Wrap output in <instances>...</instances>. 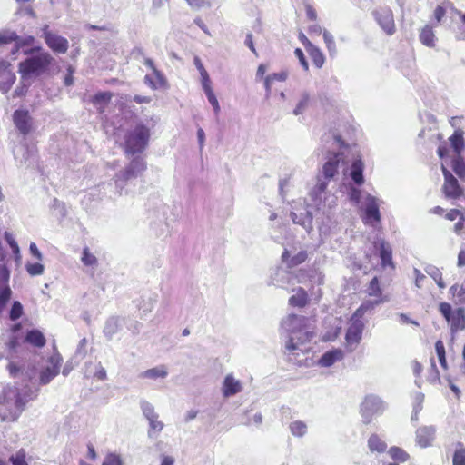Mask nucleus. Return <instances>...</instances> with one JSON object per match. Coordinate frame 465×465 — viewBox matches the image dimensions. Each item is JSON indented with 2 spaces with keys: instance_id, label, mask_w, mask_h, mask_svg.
Listing matches in <instances>:
<instances>
[{
  "instance_id": "0e129e2a",
  "label": "nucleus",
  "mask_w": 465,
  "mask_h": 465,
  "mask_svg": "<svg viewBox=\"0 0 465 465\" xmlns=\"http://www.w3.org/2000/svg\"><path fill=\"white\" fill-rule=\"evenodd\" d=\"M361 191L357 188H351V191H350V193H349V197H350V200L354 202V203H359L360 202V199H361Z\"/></svg>"
},
{
  "instance_id": "393cba45",
  "label": "nucleus",
  "mask_w": 465,
  "mask_h": 465,
  "mask_svg": "<svg viewBox=\"0 0 465 465\" xmlns=\"http://www.w3.org/2000/svg\"><path fill=\"white\" fill-rule=\"evenodd\" d=\"M145 163L142 159H134L126 167L124 177L126 179L134 177L137 173L143 172L145 169Z\"/></svg>"
},
{
  "instance_id": "473e14b6",
  "label": "nucleus",
  "mask_w": 465,
  "mask_h": 465,
  "mask_svg": "<svg viewBox=\"0 0 465 465\" xmlns=\"http://www.w3.org/2000/svg\"><path fill=\"white\" fill-rule=\"evenodd\" d=\"M166 375H167V371L163 366L152 368V369H149L142 373V376L143 378L153 379V380L158 379V378H164V377H166Z\"/></svg>"
},
{
  "instance_id": "5fc2aeb1",
  "label": "nucleus",
  "mask_w": 465,
  "mask_h": 465,
  "mask_svg": "<svg viewBox=\"0 0 465 465\" xmlns=\"http://www.w3.org/2000/svg\"><path fill=\"white\" fill-rule=\"evenodd\" d=\"M372 302H363L355 312V316H362L367 311L373 308Z\"/></svg>"
},
{
  "instance_id": "13d9d810",
  "label": "nucleus",
  "mask_w": 465,
  "mask_h": 465,
  "mask_svg": "<svg viewBox=\"0 0 465 465\" xmlns=\"http://www.w3.org/2000/svg\"><path fill=\"white\" fill-rule=\"evenodd\" d=\"M205 94L208 98L209 103L213 107L215 114H217L219 111V103H218V100L216 99L213 90L205 93Z\"/></svg>"
},
{
  "instance_id": "58836bf2",
  "label": "nucleus",
  "mask_w": 465,
  "mask_h": 465,
  "mask_svg": "<svg viewBox=\"0 0 465 465\" xmlns=\"http://www.w3.org/2000/svg\"><path fill=\"white\" fill-rule=\"evenodd\" d=\"M290 430L293 435L301 437L306 433L307 426L304 422L297 420L291 423Z\"/></svg>"
},
{
  "instance_id": "603ef678",
  "label": "nucleus",
  "mask_w": 465,
  "mask_h": 465,
  "mask_svg": "<svg viewBox=\"0 0 465 465\" xmlns=\"http://www.w3.org/2000/svg\"><path fill=\"white\" fill-rule=\"evenodd\" d=\"M188 5L193 8H201L204 6H210L212 0H185Z\"/></svg>"
},
{
  "instance_id": "423d86ee",
  "label": "nucleus",
  "mask_w": 465,
  "mask_h": 465,
  "mask_svg": "<svg viewBox=\"0 0 465 465\" xmlns=\"http://www.w3.org/2000/svg\"><path fill=\"white\" fill-rule=\"evenodd\" d=\"M440 313L450 324L451 333L465 330V309L459 307L452 309V306L446 302H440L438 306Z\"/></svg>"
},
{
  "instance_id": "c03bdc74",
  "label": "nucleus",
  "mask_w": 465,
  "mask_h": 465,
  "mask_svg": "<svg viewBox=\"0 0 465 465\" xmlns=\"http://www.w3.org/2000/svg\"><path fill=\"white\" fill-rule=\"evenodd\" d=\"M454 12L460 17V19L462 23V25L458 27L456 38L458 40H465V13H463L458 9H455Z\"/></svg>"
},
{
  "instance_id": "0eeeda50",
  "label": "nucleus",
  "mask_w": 465,
  "mask_h": 465,
  "mask_svg": "<svg viewBox=\"0 0 465 465\" xmlns=\"http://www.w3.org/2000/svg\"><path fill=\"white\" fill-rule=\"evenodd\" d=\"M134 53L143 57V64L152 70L153 74L156 78V82L152 81V76L150 74H146L144 76V83L153 90L166 88L167 80L163 74L155 67L153 59L145 57L142 48L134 49Z\"/></svg>"
},
{
  "instance_id": "bf43d9fd",
  "label": "nucleus",
  "mask_w": 465,
  "mask_h": 465,
  "mask_svg": "<svg viewBox=\"0 0 465 465\" xmlns=\"http://www.w3.org/2000/svg\"><path fill=\"white\" fill-rule=\"evenodd\" d=\"M41 53H47L45 51L42 46H34L27 49H23V54L26 56L39 54Z\"/></svg>"
},
{
  "instance_id": "c9c22d12",
  "label": "nucleus",
  "mask_w": 465,
  "mask_h": 465,
  "mask_svg": "<svg viewBox=\"0 0 465 465\" xmlns=\"http://www.w3.org/2000/svg\"><path fill=\"white\" fill-rule=\"evenodd\" d=\"M35 42L34 36H27L25 38H22L17 35V39L15 40V51H11L12 54L15 55L20 49H27L26 46L31 45Z\"/></svg>"
},
{
  "instance_id": "69168bd1",
  "label": "nucleus",
  "mask_w": 465,
  "mask_h": 465,
  "mask_svg": "<svg viewBox=\"0 0 465 465\" xmlns=\"http://www.w3.org/2000/svg\"><path fill=\"white\" fill-rule=\"evenodd\" d=\"M244 44H245L246 46H248L250 48V50L255 55H257V52H256V49L254 47V44H253V41H252V33H248L246 35V38H245Z\"/></svg>"
},
{
  "instance_id": "bb28decb",
  "label": "nucleus",
  "mask_w": 465,
  "mask_h": 465,
  "mask_svg": "<svg viewBox=\"0 0 465 465\" xmlns=\"http://www.w3.org/2000/svg\"><path fill=\"white\" fill-rule=\"evenodd\" d=\"M314 65L317 68H321L325 61L324 55L322 51L314 46L311 42H308V49H307Z\"/></svg>"
},
{
  "instance_id": "39448f33",
  "label": "nucleus",
  "mask_w": 465,
  "mask_h": 465,
  "mask_svg": "<svg viewBox=\"0 0 465 465\" xmlns=\"http://www.w3.org/2000/svg\"><path fill=\"white\" fill-rule=\"evenodd\" d=\"M54 61L49 53L27 56L18 64V71L23 81H28L45 74Z\"/></svg>"
},
{
  "instance_id": "f3484780",
  "label": "nucleus",
  "mask_w": 465,
  "mask_h": 465,
  "mask_svg": "<svg viewBox=\"0 0 465 465\" xmlns=\"http://www.w3.org/2000/svg\"><path fill=\"white\" fill-rule=\"evenodd\" d=\"M366 293L368 296L374 298V301L372 302L373 305L380 304L385 301L382 296V290L381 288L379 279L376 276L369 282L366 288Z\"/></svg>"
},
{
  "instance_id": "49530a36",
  "label": "nucleus",
  "mask_w": 465,
  "mask_h": 465,
  "mask_svg": "<svg viewBox=\"0 0 465 465\" xmlns=\"http://www.w3.org/2000/svg\"><path fill=\"white\" fill-rule=\"evenodd\" d=\"M307 252H304V251H302L300 252H298L296 255H294L289 262V266L290 267H295V266H298L299 264L304 262L307 259Z\"/></svg>"
},
{
  "instance_id": "ddd939ff",
  "label": "nucleus",
  "mask_w": 465,
  "mask_h": 465,
  "mask_svg": "<svg viewBox=\"0 0 465 465\" xmlns=\"http://www.w3.org/2000/svg\"><path fill=\"white\" fill-rule=\"evenodd\" d=\"M50 362L51 366H47L40 373L39 380L42 385L49 383L59 373L61 367V360L58 358L52 357L50 359Z\"/></svg>"
},
{
  "instance_id": "de8ad7c7",
  "label": "nucleus",
  "mask_w": 465,
  "mask_h": 465,
  "mask_svg": "<svg viewBox=\"0 0 465 465\" xmlns=\"http://www.w3.org/2000/svg\"><path fill=\"white\" fill-rule=\"evenodd\" d=\"M102 465H124L121 457L114 453H109L104 458Z\"/></svg>"
},
{
  "instance_id": "864d4df0",
  "label": "nucleus",
  "mask_w": 465,
  "mask_h": 465,
  "mask_svg": "<svg viewBox=\"0 0 465 465\" xmlns=\"http://www.w3.org/2000/svg\"><path fill=\"white\" fill-rule=\"evenodd\" d=\"M143 413L144 414V416L146 417L147 420L149 419H154L155 416H157L158 414L154 411V408L149 404V403H145L143 404Z\"/></svg>"
},
{
  "instance_id": "09e8293b",
  "label": "nucleus",
  "mask_w": 465,
  "mask_h": 465,
  "mask_svg": "<svg viewBox=\"0 0 465 465\" xmlns=\"http://www.w3.org/2000/svg\"><path fill=\"white\" fill-rule=\"evenodd\" d=\"M159 416H155L154 419H149L148 421L150 423V430L149 435L151 436V432H160L163 429V423L158 420Z\"/></svg>"
},
{
  "instance_id": "a18cd8bd",
  "label": "nucleus",
  "mask_w": 465,
  "mask_h": 465,
  "mask_svg": "<svg viewBox=\"0 0 465 465\" xmlns=\"http://www.w3.org/2000/svg\"><path fill=\"white\" fill-rule=\"evenodd\" d=\"M26 271L32 276L41 275L44 272V266L39 262L27 263Z\"/></svg>"
},
{
  "instance_id": "dca6fc26",
  "label": "nucleus",
  "mask_w": 465,
  "mask_h": 465,
  "mask_svg": "<svg viewBox=\"0 0 465 465\" xmlns=\"http://www.w3.org/2000/svg\"><path fill=\"white\" fill-rule=\"evenodd\" d=\"M344 353L341 349H333L326 351L319 360V365L322 367H331L335 362L343 359Z\"/></svg>"
},
{
  "instance_id": "3c124183",
  "label": "nucleus",
  "mask_w": 465,
  "mask_h": 465,
  "mask_svg": "<svg viewBox=\"0 0 465 465\" xmlns=\"http://www.w3.org/2000/svg\"><path fill=\"white\" fill-rule=\"evenodd\" d=\"M5 239L6 242L9 244V246L11 247V249L13 250L14 253H18L19 246H18L17 242H15V240L14 239L13 235L11 233H9L8 232H5Z\"/></svg>"
},
{
  "instance_id": "aec40b11",
  "label": "nucleus",
  "mask_w": 465,
  "mask_h": 465,
  "mask_svg": "<svg viewBox=\"0 0 465 465\" xmlns=\"http://www.w3.org/2000/svg\"><path fill=\"white\" fill-rule=\"evenodd\" d=\"M364 163L361 159H355L351 165L350 176L357 185L364 183L363 178Z\"/></svg>"
},
{
  "instance_id": "f8f14e48",
  "label": "nucleus",
  "mask_w": 465,
  "mask_h": 465,
  "mask_svg": "<svg viewBox=\"0 0 465 465\" xmlns=\"http://www.w3.org/2000/svg\"><path fill=\"white\" fill-rule=\"evenodd\" d=\"M341 159V154L339 153L330 154L328 160L322 166V173L326 179H332L338 173Z\"/></svg>"
},
{
  "instance_id": "2f4dec72",
  "label": "nucleus",
  "mask_w": 465,
  "mask_h": 465,
  "mask_svg": "<svg viewBox=\"0 0 465 465\" xmlns=\"http://www.w3.org/2000/svg\"><path fill=\"white\" fill-rule=\"evenodd\" d=\"M452 465H465V446L461 442L456 444L452 455Z\"/></svg>"
},
{
  "instance_id": "37998d69",
  "label": "nucleus",
  "mask_w": 465,
  "mask_h": 465,
  "mask_svg": "<svg viewBox=\"0 0 465 465\" xmlns=\"http://www.w3.org/2000/svg\"><path fill=\"white\" fill-rule=\"evenodd\" d=\"M450 292L453 296H457L460 302L465 303V282L461 284H454L450 287Z\"/></svg>"
},
{
  "instance_id": "e2e57ef3",
  "label": "nucleus",
  "mask_w": 465,
  "mask_h": 465,
  "mask_svg": "<svg viewBox=\"0 0 465 465\" xmlns=\"http://www.w3.org/2000/svg\"><path fill=\"white\" fill-rule=\"evenodd\" d=\"M7 370L11 377L15 378L21 371V368L15 362L11 361L7 365Z\"/></svg>"
},
{
  "instance_id": "8fccbe9b",
  "label": "nucleus",
  "mask_w": 465,
  "mask_h": 465,
  "mask_svg": "<svg viewBox=\"0 0 465 465\" xmlns=\"http://www.w3.org/2000/svg\"><path fill=\"white\" fill-rule=\"evenodd\" d=\"M309 99L310 98L307 94H302V99L300 100V102L298 103V104L296 105V107L293 111L294 114H303L304 108L307 106V104L309 103Z\"/></svg>"
},
{
  "instance_id": "c756f323",
  "label": "nucleus",
  "mask_w": 465,
  "mask_h": 465,
  "mask_svg": "<svg viewBox=\"0 0 465 465\" xmlns=\"http://www.w3.org/2000/svg\"><path fill=\"white\" fill-rule=\"evenodd\" d=\"M9 66L10 64L8 63L0 60V78L6 80L5 83L7 84L8 87H10L15 80V75L9 70Z\"/></svg>"
},
{
  "instance_id": "7c9ffc66",
  "label": "nucleus",
  "mask_w": 465,
  "mask_h": 465,
  "mask_svg": "<svg viewBox=\"0 0 465 465\" xmlns=\"http://www.w3.org/2000/svg\"><path fill=\"white\" fill-rule=\"evenodd\" d=\"M17 39V34L12 30H1L0 31V47L14 43L12 51H15V40Z\"/></svg>"
},
{
  "instance_id": "c85d7f7f",
  "label": "nucleus",
  "mask_w": 465,
  "mask_h": 465,
  "mask_svg": "<svg viewBox=\"0 0 465 465\" xmlns=\"http://www.w3.org/2000/svg\"><path fill=\"white\" fill-rule=\"evenodd\" d=\"M288 74L286 71H282L280 73H273L272 74L267 75L264 78V87L266 89L267 94L271 93V86L274 81L283 82L287 79Z\"/></svg>"
},
{
  "instance_id": "f704fd0d",
  "label": "nucleus",
  "mask_w": 465,
  "mask_h": 465,
  "mask_svg": "<svg viewBox=\"0 0 465 465\" xmlns=\"http://www.w3.org/2000/svg\"><path fill=\"white\" fill-rule=\"evenodd\" d=\"M436 353L440 361V366L446 370L448 368L447 360H446V351L444 343L441 340H439L435 343Z\"/></svg>"
},
{
  "instance_id": "4d7b16f0",
  "label": "nucleus",
  "mask_w": 465,
  "mask_h": 465,
  "mask_svg": "<svg viewBox=\"0 0 465 465\" xmlns=\"http://www.w3.org/2000/svg\"><path fill=\"white\" fill-rule=\"evenodd\" d=\"M201 82H202V86H203L204 93L212 91L211 80H210L208 73H204V74H201Z\"/></svg>"
},
{
  "instance_id": "338daca9",
  "label": "nucleus",
  "mask_w": 465,
  "mask_h": 465,
  "mask_svg": "<svg viewBox=\"0 0 465 465\" xmlns=\"http://www.w3.org/2000/svg\"><path fill=\"white\" fill-rule=\"evenodd\" d=\"M461 216H463V215H462L461 212L458 209H451L446 214V218L450 221H454L458 217L461 218Z\"/></svg>"
},
{
  "instance_id": "ea45409f",
  "label": "nucleus",
  "mask_w": 465,
  "mask_h": 465,
  "mask_svg": "<svg viewBox=\"0 0 465 465\" xmlns=\"http://www.w3.org/2000/svg\"><path fill=\"white\" fill-rule=\"evenodd\" d=\"M322 35L330 54L334 55L336 54V45L333 35L326 30L323 31Z\"/></svg>"
},
{
  "instance_id": "1a4fd4ad",
  "label": "nucleus",
  "mask_w": 465,
  "mask_h": 465,
  "mask_svg": "<svg viewBox=\"0 0 465 465\" xmlns=\"http://www.w3.org/2000/svg\"><path fill=\"white\" fill-rule=\"evenodd\" d=\"M441 170L444 176V183L442 185V193L448 199H459L464 193V189L460 185L454 175L441 164Z\"/></svg>"
},
{
  "instance_id": "9d476101",
  "label": "nucleus",
  "mask_w": 465,
  "mask_h": 465,
  "mask_svg": "<svg viewBox=\"0 0 465 465\" xmlns=\"http://www.w3.org/2000/svg\"><path fill=\"white\" fill-rule=\"evenodd\" d=\"M372 14L379 25L387 35H391L395 33L393 13L390 8H379L373 11Z\"/></svg>"
},
{
  "instance_id": "f03ea898",
  "label": "nucleus",
  "mask_w": 465,
  "mask_h": 465,
  "mask_svg": "<svg viewBox=\"0 0 465 465\" xmlns=\"http://www.w3.org/2000/svg\"><path fill=\"white\" fill-rule=\"evenodd\" d=\"M112 134L116 138V141L121 138L124 139L121 146L124 148L125 154L134 155L143 153L147 147L150 130L144 125H136L134 129L129 130L120 124L114 129Z\"/></svg>"
},
{
  "instance_id": "5701e85b",
  "label": "nucleus",
  "mask_w": 465,
  "mask_h": 465,
  "mask_svg": "<svg viewBox=\"0 0 465 465\" xmlns=\"http://www.w3.org/2000/svg\"><path fill=\"white\" fill-rule=\"evenodd\" d=\"M242 390L239 381L235 380L232 375H227L223 382V394L225 396L234 395Z\"/></svg>"
},
{
  "instance_id": "052dcab7",
  "label": "nucleus",
  "mask_w": 465,
  "mask_h": 465,
  "mask_svg": "<svg viewBox=\"0 0 465 465\" xmlns=\"http://www.w3.org/2000/svg\"><path fill=\"white\" fill-rule=\"evenodd\" d=\"M294 54H295L296 57L299 59L300 64H302L303 69L305 71H307L308 68H309V65H308V63H307V61L305 59V56H304V54H303L302 50L300 49V48H296L295 51H294Z\"/></svg>"
},
{
  "instance_id": "20e7f679",
  "label": "nucleus",
  "mask_w": 465,
  "mask_h": 465,
  "mask_svg": "<svg viewBox=\"0 0 465 465\" xmlns=\"http://www.w3.org/2000/svg\"><path fill=\"white\" fill-rule=\"evenodd\" d=\"M28 400L25 399L17 387L6 386L0 393V419L14 422L24 411Z\"/></svg>"
},
{
  "instance_id": "a211bd4d",
  "label": "nucleus",
  "mask_w": 465,
  "mask_h": 465,
  "mask_svg": "<svg viewBox=\"0 0 465 465\" xmlns=\"http://www.w3.org/2000/svg\"><path fill=\"white\" fill-rule=\"evenodd\" d=\"M363 221L365 223H379L381 221L379 206L374 198H371L366 206Z\"/></svg>"
},
{
  "instance_id": "4c0bfd02",
  "label": "nucleus",
  "mask_w": 465,
  "mask_h": 465,
  "mask_svg": "<svg viewBox=\"0 0 465 465\" xmlns=\"http://www.w3.org/2000/svg\"><path fill=\"white\" fill-rule=\"evenodd\" d=\"M12 291L8 286L4 287L0 291V313L5 309L7 303L11 300Z\"/></svg>"
},
{
  "instance_id": "4be33fe9",
  "label": "nucleus",
  "mask_w": 465,
  "mask_h": 465,
  "mask_svg": "<svg viewBox=\"0 0 465 465\" xmlns=\"http://www.w3.org/2000/svg\"><path fill=\"white\" fill-rule=\"evenodd\" d=\"M420 41L428 47H434L436 42V36L432 30V27L429 25L423 26L419 35Z\"/></svg>"
},
{
  "instance_id": "7ed1b4c3",
  "label": "nucleus",
  "mask_w": 465,
  "mask_h": 465,
  "mask_svg": "<svg viewBox=\"0 0 465 465\" xmlns=\"http://www.w3.org/2000/svg\"><path fill=\"white\" fill-rule=\"evenodd\" d=\"M450 144L446 142L440 144L437 153L440 159L450 156L452 153V160L450 167L453 172L459 176L461 181L465 182V160L461 156V152L464 150L465 142L463 139V133L460 130H456L449 138Z\"/></svg>"
},
{
  "instance_id": "6e6552de",
  "label": "nucleus",
  "mask_w": 465,
  "mask_h": 465,
  "mask_svg": "<svg viewBox=\"0 0 465 465\" xmlns=\"http://www.w3.org/2000/svg\"><path fill=\"white\" fill-rule=\"evenodd\" d=\"M41 37L44 38L46 45L56 54H65L69 47L68 40L49 29L48 25L41 28Z\"/></svg>"
},
{
  "instance_id": "a878e982",
  "label": "nucleus",
  "mask_w": 465,
  "mask_h": 465,
  "mask_svg": "<svg viewBox=\"0 0 465 465\" xmlns=\"http://www.w3.org/2000/svg\"><path fill=\"white\" fill-rule=\"evenodd\" d=\"M368 447L371 452L382 453L386 450L387 444L377 434H371L368 439Z\"/></svg>"
},
{
  "instance_id": "4468645a",
  "label": "nucleus",
  "mask_w": 465,
  "mask_h": 465,
  "mask_svg": "<svg viewBox=\"0 0 465 465\" xmlns=\"http://www.w3.org/2000/svg\"><path fill=\"white\" fill-rule=\"evenodd\" d=\"M374 246L376 249L380 251L381 266L383 268L391 267L394 269L395 264L392 261V249L391 245L387 242L381 240L380 242H375Z\"/></svg>"
},
{
  "instance_id": "680f3d73",
  "label": "nucleus",
  "mask_w": 465,
  "mask_h": 465,
  "mask_svg": "<svg viewBox=\"0 0 465 465\" xmlns=\"http://www.w3.org/2000/svg\"><path fill=\"white\" fill-rule=\"evenodd\" d=\"M340 331H341V328L337 327L333 330L332 332H327L325 333L322 338V341H334L340 334Z\"/></svg>"
},
{
  "instance_id": "cd10ccee",
  "label": "nucleus",
  "mask_w": 465,
  "mask_h": 465,
  "mask_svg": "<svg viewBox=\"0 0 465 465\" xmlns=\"http://www.w3.org/2000/svg\"><path fill=\"white\" fill-rule=\"evenodd\" d=\"M388 453L390 457L397 462H406L410 460V455L402 448L392 446L389 449Z\"/></svg>"
},
{
  "instance_id": "9b49d317",
  "label": "nucleus",
  "mask_w": 465,
  "mask_h": 465,
  "mask_svg": "<svg viewBox=\"0 0 465 465\" xmlns=\"http://www.w3.org/2000/svg\"><path fill=\"white\" fill-rule=\"evenodd\" d=\"M363 325L360 322H352L347 329L345 335V346L352 351L354 348L360 343L362 337Z\"/></svg>"
},
{
  "instance_id": "2eb2a0df",
  "label": "nucleus",
  "mask_w": 465,
  "mask_h": 465,
  "mask_svg": "<svg viewBox=\"0 0 465 465\" xmlns=\"http://www.w3.org/2000/svg\"><path fill=\"white\" fill-rule=\"evenodd\" d=\"M435 439V429L433 427H420L416 431L417 444L421 448L431 445Z\"/></svg>"
},
{
  "instance_id": "72a5a7b5",
  "label": "nucleus",
  "mask_w": 465,
  "mask_h": 465,
  "mask_svg": "<svg viewBox=\"0 0 465 465\" xmlns=\"http://www.w3.org/2000/svg\"><path fill=\"white\" fill-rule=\"evenodd\" d=\"M9 461L12 465H29L27 462V453L25 449H20L15 454L11 455Z\"/></svg>"
},
{
  "instance_id": "6ab92c4d",
  "label": "nucleus",
  "mask_w": 465,
  "mask_h": 465,
  "mask_svg": "<svg viewBox=\"0 0 465 465\" xmlns=\"http://www.w3.org/2000/svg\"><path fill=\"white\" fill-rule=\"evenodd\" d=\"M25 341L36 348H43L46 344L44 333L37 329L28 331L25 337Z\"/></svg>"
},
{
  "instance_id": "774afa93",
  "label": "nucleus",
  "mask_w": 465,
  "mask_h": 465,
  "mask_svg": "<svg viewBox=\"0 0 465 465\" xmlns=\"http://www.w3.org/2000/svg\"><path fill=\"white\" fill-rule=\"evenodd\" d=\"M174 458L169 455H163L160 465H174Z\"/></svg>"
},
{
  "instance_id": "6e6d98bb",
  "label": "nucleus",
  "mask_w": 465,
  "mask_h": 465,
  "mask_svg": "<svg viewBox=\"0 0 465 465\" xmlns=\"http://www.w3.org/2000/svg\"><path fill=\"white\" fill-rule=\"evenodd\" d=\"M19 338L15 335L10 337L9 341L6 342L5 346L8 351L15 352L19 346Z\"/></svg>"
},
{
  "instance_id": "b1692460",
  "label": "nucleus",
  "mask_w": 465,
  "mask_h": 465,
  "mask_svg": "<svg viewBox=\"0 0 465 465\" xmlns=\"http://www.w3.org/2000/svg\"><path fill=\"white\" fill-rule=\"evenodd\" d=\"M112 98V93L101 92L94 95L92 99L93 104L97 108L99 114L104 113V107L109 104Z\"/></svg>"
},
{
  "instance_id": "e433bc0d",
  "label": "nucleus",
  "mask_w": 465,
  "mask_h": 465,
  "mask_svg": "<svg viewBox=\"0 0 465 465\" xmlns=\"http://www.w3.org/2000/svg\"><path fill=\"white\" fill-rule=\"evenodd\" d=\"M15 124L21 134H26L31 130V118H14Z\"/></svg>"
},
{
  "instance_id": "79ce46f5",
  "label": "nucleus",
  "mask_w": 465,
  "mask_h": 465,
  "mask_svg": "<svg viewBox=\"0 0 465 465\" xmlns=\"http://www.w3.org/2000/svg\"><path fill=\"white\" fill-rule=\"evenodd\" d=\"M81 261L85 266H94L97 264L96 257L90 252L88 247L84 248Z\"/></svg>"
},
{
  "instance_id": "a19ab883",
  "label": "nucleus",
  "mask_w": 465,
  "mask_h": 465,
  "mask_svg": "<svg viewBox=\"0 0 465 465\" xmlns=\"http://www.w3.org/2000/svg\"><path fill=\"white\" fill-rule=\"evenodd\" d=\"M24 313L23 305L20 302L15 301L13 302L10 312H9V318L12 321H16L19 319Z\"/></svg>"
},
{
  "instance_id": "f257e3e1",
  "label": "nucleus",
  "mask_w": 465,
  "mask_h": 465,
  "mask_svg": "<svg viewBox=\"0 0 465 465\" xmlns=\"http://www.w3.org/2000/svg\"><path fill=\"white\" fill-rule=\"evenodd\" d=\"M287 322L290 326V338L286 343L289 353L299 355L297 351L308 352L310 351L308 344L315 335V328L310 325L309 319L305 316L290 314Z\"/></svg>"
},
{
  "instance_id": "412c9836",
  "label": "nucleus",
  "mask_w": 465,
  "mask_h": 465,
  "mask_svg": "<svg viewBox=\"0 0 465 465\" xmlns=\"http://www.w3.org/2000/svg\"><path fill=\"white\" fill-rule=\"evenodd\" d=\"M309 303V295L307 292L299 287L295 290V294L289 298V304L292 307L303 308Z\"/></svg>"
}]
</instances>
